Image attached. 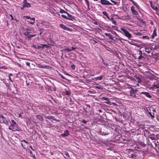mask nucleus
Returning <instances> with one entry per match:
<instances>
[{"instance_id":"1","label":"nucleus","mask_w":159,"mask_h":159,"mask_svg":"<svg viewBox=\"0 0 159 159\" xmlns=\"http://www.w3.org/2000/svg\"><path fill=\"white\" fill-rule=\"evenodd\" d=\"M120 30L121 31H120L119 30H116L124 34L125 36L127 37L129 39H130L132 37V34L125 29L121 28H120Z\"/></svg>"},{"instance_id":"2","label":"nucleus","mask_w":159,"mask_h":159,"mask_svg":"<svg viewBox=\"0 0 159 159\" xmlns=\"http://www.w3.org/2000/svg\"><path fill=\"white\" fill-rule=\"evenodd\" d=\"M66 14H67L68 17H67L66 16L63 14L61 15V16L62 18L66 20L73 21L75 19V18L73 16L69 14L67 12Z\"/></svg>"},{"instance_id":"3","label":"nucleus","mask_w":159,"mask_h":159,"mask_svg":"<svg viewBox=\"0 0 159 159\" xmlns=\"http://www.w3.org/2000/svg\"><path fill=\"white\" fill-rule=\"evenodd\" d=\"M131 90L129 91L130 95L134 98H136V95L135 94L136 92L138 91L137 89H134L133 88L130 87Z\"/></svg>"},{"instance_id":"4","label":"nucleus","mask_w":159,"mask_h":159,"mask_svg":"<svg viewBox=\"0 0 159 159\" xmlns=\"http://www.w3.org/2000/svg\"><path fill=\"white\" fill-rule=\"evenodd\" d=\"M100 3L103 5H112L113 4L110 3L109 1L107 0H100Z\"/></svg>"},{"instance_id":"5","label":"nucleus","mask_w":159,"mask_h":159,"mask_svg":"<svg viewBox=\"0 0 159 159\" xmlns=\"http://www.w3.org/2000/svg\"><path fill=\"white\" fill-rule=\"evenodd\" d=\"M59 26L61 28H62L64 30H66L68 31H71V29L67 27L62 24H60Z\"/></svg>"},{"instance_id":"6","label":"nucleus","mask_w":159,"mask_h":159,"mask_svg":"<svg viewBox=\"0 0 159 159\" xmlns=\"http://www.w3.org/2000/svg\"><path fill=\"white\" fill-rule=\"evenodd\" d=\"M157 84H154L152 85V88L154 89H157V92L159 90V82L156 81Z\"/></svg>"},{"instance_id":"7","label":"nucleus","mask_w":159,"mask_h":159,"mask_svg":"<svg viewBox=\"0 0 159 159\" xmlns=\"http://www.w3.org/2000/svg\"><path fill=\"white\" fill-rule=\"evenodd\" d=\"M130 10L132 14L134 15H135L136 16L138 15V12L134 9V6H132L131 7Z\"/></svg>"},{"instance_id":"8","label":"nucleus","mask_w":159,"mask_h":159,"mask_svg":"<svg viewBox=\"0 0 159 159\" xmlns=\"http://www.w3.org/2000/svg\"><path fill=\"white\" fill-rule=\"evenodd\" d=\"M7 121L5 117L2 115H1L0 116V122L1 123L6 124Z\"/></svg>"},{"instance_id":"9","label":"nucleus","mask_w":159,"mask_h":159,"mask_svg":"<svg viewBox=\"0 0 159 159\" xmlns=\"http://www.w3.org/2000/svg\"><path fill=\"white\" fill-rule=\"evenodd\" d=\"M76 47H72L71 48H65L64 49V51L67 52H71L72 50H74L76 49Z\"/></svg>"},{"instance_id":"10","label":"nucleus","mask_w":159,"mask_h":159,"mask_svg":"<svg viewBox=\"0 0 159 159\" xmlns=\"http://www.w3.org/2000/svg\"><path fill=\"white\" fill-rule=\"evenodd\" d=\"M140 93L141 94H143L146 97L149 98H151L152 97V96L150 93L147 92H141Z\"/></svg>"},{"instance_id":"11","label":"nucleus","mask_w":159,"mask_h":159,"mask_svg":"<svg viewBox=\"0 0 159 159\" xmlns=\"http://www.w3.org/2000/svg\"><path fill=\"white\" fill-rule=\"evenodd\" d=\"M69 133L68 130H66L64 131V133L61 135L62 137H66L68 136L69 135Z\"/></svg>"},{"instance_id":"12","label":"nucleus","mask_w":159,"mask_h":159,"mask_svg":"<svg viewBox=\"0 0 159 159\" xmlns=\"http://www.w3.org/2000/svg\"><path fill=\"white\" fill-rule=\"evenodd\" d=\"M104 34L106 36L108 37L111 40H112L114 41L115 42H116L115 40L113 39V37L112 36V35L111 34L105 33Z\"/></svg>"},{"instance_id":"13","label":"nucleus","mask_w":159,"mask_h":159,"mask_svg":"<svg viewBox=\"0 0 159 159\" xmlns=\"http://www.w3.org/2000/svg\"><path fill=\"white\" fill-rule=\"evenodd\" d=\"M104 77V76L103 75H102L101 76L94 78V80H95L96 81L97 80H101Z\"/></svg>"},{"instance_id":"14","label":"nucleus","mask_w":159,"mask_h":159,"mask_svg":"<svg viewBox=\"0 0 159 159\" xmlns=\"http://www.w3.org/2000/svg\"><path fill=\"white\" fill-rule=\"evenodd\" d=\"M14 127H15V126H14L11 125L9 126L8 128V129H9L12 130L13 131H15L16 130V128H14Z\"/></svg>"},{"instance_id":"15","label":"nucleus","mask_w":159,"mask_h":159,"mask_svg":"<svg viewBox=\"0 0 159 159\" xmlns=\"http://www.w3.org/2000/svg\"><path fill=\"white\" fill-rule=\"evenodd\" d=\"M31 7V5H30V4L28 2H27L26 4L25 3V4H24V5H23V8H24V7L29 8V7Z\"/></svg>"},{"instance_id":"16","label":"nucleus","mask_w":159,"mask_h":159,"mask_svg":"<svg viewBox=\"0 0 159 159\" xmlns=\"http://www.w3.org/2000/svg\"><path fill=\"white\" fill-rule=\"evenodd\" d=\"M150 5L151 7L154 10H157V6H155V5L152 4L151 2H150Z\"/></svg>"},{"instance_id":"17","label":"nucleus","mask_w":159,"mask_h":159,"mask_svg":"<svg viewBox=\"0 0 159 159\" xmlns=\"http://www.w3.org/2000/svg\"><path fill=\"white\" fill-rule=\"evenodd\" d=\"M157 34L156 31V30H154L153 31L152 34V39H154V37L157 36Z\"/></svg>"},{"instance_id":"18","label":"nucleus","mask_w":159,"mask_h":159,"mask_svg":"<svg viewBox=\"0 0 159 159\" xmlns=\"http://www.w3.org/2000/svg\"><path fill=\"white\" fill-rule=\"evenodd\" d=\"M99 134L102 135H108L109 134V133H105L104 132H103L102 131H100L99 132Z\"/></svg>"},{"instance_id":"19","label":"nucleus","mask_w":159,"mask_h":159,"mask_svg":"<svg viewBox=\"0 0 159 159\" xmlns=\"http://www.w3.org/2000/svg\"><path fill=\"white\" fill-rule=\"evenodd\" d=\"M102 98L103 99V100L107 101V102H106L107 103L110 104V103H111V102L109 101V99L108 98L106 97H103Z\"/></svg>"},{"instance_id":"20","label":"nucleus","mask_w":159,"mask_h":159,"mask_svg":"<svg viewBox=\"0 0 159 159\" xmlns=\"http://www.w3.org/2000/svg\"><path fill=\"white\" fill-rule=\"evenodd\" d=\"M36 35V34H29V35H28L27 36V37L29 39H30L31 38L34 36H35Z\"/></svg>"},{"instance_id":"21","label":"nucleus","mask_w":159,"mask_h":159,"mask_svg":"<svg viewBox=\"0 0 159 159\" xmlns=\"http://www.w3.org/2000/svg\"><path fill=\"white\" fill-rule=\"evenodd\" d=\"M11 121L12 122V124H11V125L15 126V127H16L17 125L16 124V122L13 120H11Z\"/></svg>"},{"instance_id":"22","label":"nucleus","mask_w":159,"mask_h":159,"mask_svg":"<svg viewBox=\"0 0 159 159\" xmlns=\"http://www.w3.org/2000/svg\"><path fill=\"white\" fill-rule=\"evenodd\" d=\"M37 118L41 121H42L43 120V119L42 116L40 115H37Z\"/></svg>"},{"instance_id":"23","label":"nucleus","mask_w":159,"mask_h":159,"mask_svg":"<svg viewBox=\"0 0 159 159\" xmlns=\"http://www.w3.org/2000/svg\"><path fill=\"white\" fill-rule=\"evenodd\" d=\"M49 120L51 121H52V120H56V121H58L59 122V120H57L53 116H50V117H49Z\"/></svg>"},{"instance_id":"24","label":"nucleus","mask_w":159,"mask_h":159,"mask_svg":"<svg viewBox=\"0 0 159 159\" xmlns=\"http://www.w3.org/2000/svg\"><path fill=\"white\" fill-rule=\"evenodd\" d=\"M132 3L134 6H136L138 9H139L140 6L137 4V3L134 1L132 2Z\"/></svg>"},{"instance_id":"25","label":"nucleus","mask_w":159,"mask_h":159,"mask_svg":"<svg viewBox=\"0 0 159 159\" xmlns=\"http://www.w3.org/2000/svg\"><path fill=\"white\" fill-rule=\"evenodd\" d=\"M41 45L42 46V48H48L51 47L50 46L47 44H41Z\"/></svg>"},{"instance_id":"26","label":"nucleus","mask_w":159,"mask_h":159,"mask_svg":"<svg viewBox=\"0 0 159 159\" xmlns=\"http://www.w3.org/2000/svg\"><path fill=\"white\" fill-rule=\"evenodd\" d=\"M34 47L35 48H36L37 49H40L41 48H42V45H41V46H40L38 45H36Z\"/></svg>"},{"instance_id":"27","label":"nucleus","mask_w":159,"mask_h":159,"mask_svg":"<svg viewBox=\"0 0 159 159\" xmlns=\"http://www.w3.org/2000/svg\"><path fill=\"white\" fill-rule=\"evenodd\" d=\"M86 4L87 5V7L88 8H89V2L88 0H84Z\"/></svg>"},{"instance_id":"28","label":"nucleus","mask_w":159,"mask_h":159,"mask_svg":"<svg viewBox=\"0 0 159 159\" xmlns=\"http://www.w3.org/2000/svg\"><path fill=\"white\" fill-rule=\"evenodd\" d=\"M148 114L152 118H153L154 117V114L153 113L152 114L151 112H149Z\"/></svg>"},{"instance_id":"29","label":"nucleus","mask_w":159,"mask_h":159,"mask_svg":"<svg viewBox=\"0 0 159 159\" xmlns=\"http://www.w3.org/2000/svg\"><path fill=\"white\" fill-rule=\"evenodd\" d=\"M142 38L143 39H148V40L149 39V38L148 36L147 35L143 36H142Z\"/></svg>"},{"instance_id":"30","label":"nucleus","mask_w":159,"mask_h":159,"mask_svg":"<svg viewBox=\"0 0 159 159\" xmlns=\"http://www.w3.org/2000/svg\"><path fill=\"white\" fill-rule=\"evenodd\" d=\"M64 154H65V155H66L67 157H70V156L69 155V154L67 152H64Z\"/></svg>"},{"instance_id":"31","label":"nucleus","mask_w":159,"mask_h":159,"mask_svg":"<svg viewBox=\"0 0 159 159\" xmlns=\"http://www.w3.org/2000/svg\"><path fill=\"white\" fill-rule=\"evenodd\" d=\"M134 34L135 35L139 36H141L142 35V33L140 32H138L136 33H135Z\"/></svg>"},{"instance_id":"32","label":"nucleus","mask_w":159,"mask_h":159,"mask_svg":"<svg viewBox=\"0 0 159 159\" xmlns=\"http://www.w3.org/2000/svg\"><path fill=\"white\" fill-rule=\"evenodd\" d=\"M67 12L65 11L63 9H61L60 11V12L61 13H66V14Z\"/></svg>"},{"instance_id":"33","label":"nucleus","mask_w":159,"mask_h":159,"mask_svg":"<svg viewBox=\"0 0 159 159\" xmlns=\"http://www.w3.org/2000/svg\"><path fill=\"white\" fill-rule=\"evenodd\" d=\"M102 13L105 16H107L108 15L107 14V12L106 11H103L102 12Z\"/></svg>"},{"instance_id":"34","label":"nucleus","mask_w":159,"mask_h":159,"mask_svg":"<svg viewBox=\"0 0 159 159\" xmlns=\"http://www.w3.org/2000/svg\"><path fill=\"white\" fill-rule=\"evenodd\" d=\"M110 1L112 2V3H113L115 5H117V4H118V3L114 1H113V0H111Z\"/></svg>"},{"instance_id":"35","label":"nucleus","mask_w":159,"mask_h":159,"mask_svg":"<svg viewBox=\"0 0 159 159\" xmlns=\"http://www.w3.org/2000/svg\"><path fill=\"white\" fill-rule=\"evenodd\" d=\"M130 156H131L130 157H132V158H135L136 157V155L135 154H131V155H130Z\"/></svg>"},{"instance_id":"36","label":"nucleus","mask_w":159,"mask_h":159,"mask_svg":"<svg viewBox=\"0 0 159 159\" xmlns=\"http://www.w3.org/2000/svg\"><path fill=\"white\" fill-rule=\"evenodd\" d=\"M71 67L73 70H74L75 69V66L74 65H71Z\"/></svg>"},{"instance_id":"37","label":"nucleus","mask_w":159,"mask_h":159,"mask_svg":"<svg viewBox=\"0 0 159 159\" xmlns=\"http://www.w3.org/2000/svg\"><path fill=\"white\" fill-rule=\"evenodd\" d=\"M30 33V32L26 31L24 33V34L25 35H28V34Z\"/></svg>"},{"instance_id":"38","label":"nucleus","mask_w":159,"mask_h":159,"mask_svg":"<svg viewBox=\"0 0 159 159\" xmlns=\"http://www.w3.org/2000/svg\"><path fill=\"white\" fill-rule=\"evenodd\" d=\"M102 63L103 64L105 65V66H107V63L106 62V61H104V60H102Z\"/></svg>"},{"instance_id":"39","label":"nucleus","mask_w":159,"mask_h":159,"mask_svg":"<svg viewBox=\"0 0 159 159\" xmlns=\"http://www.w3.org/2000/svg\"><path fill=\"white\" fill-rule=\"evenodd\" d=\"M60 77H61V78L62 79H64V80H66V78L65 77L63 76L61 74H60Z\"/></svg>"},{"instance_id":"40","label":"nucleus","mask_w":159,"mask_h":159,"mask_svg":"<svg viewBox=\"0 0 159 159\" xmlns=\"http://www.w3.org/2000/svg\"><path fill=\"white\" fill-rule=\"evenodd\" d=\"M82 122L84 123V124H86L87 122V121L84 120H82Z\"/></svg>"},{"instance_id":"41","label":"nucleus","mask_w":159,"mask_h":159,"mask_svg":"<svg viewBox=\"0 0 159 159\" xmlns=\"http://www.w3.org/2000/svg\"><path fill=\"white\" fill-rule=\"evenodd\" d=\"M34 23H35V21H31L30 22V24H32V25L34 24Z\"/></svg>"},{"instance_id":"42","label":"nucleus","mask_w":159,"mask_h":159,"mask_svg":"<svg viewBox=\"0 0 159 159\" xmlns=\"http://www.w3.org/2000/svg\"><path fill=\"white\" fill-rule=\"evenodd\" d=\"M27 1L26 0H24L23 1V4H25V3L26 4V3H27Z\"/></svg>"},{"instance_id":"43","label":"nucleus","mask_w":159,"mask_h":159,"mask_svg":"<svg viewBox=\"0 0 159 159\" xmlns=\"http://www.w3.org/2000/svg\"><path fill=\"white\" fill-rule=\"evenodd\" d=\"M10 16L11 17V20H13L14 19H13V16H12V15H10Z\"/></svg>"},{"instance_id":"44","label":"nucleus","mask_w":159,"mask_h":159,"mask_svg":"<svg viewBox=\"0 0 159 159\" xmlns=\"http://www.w3.org/2000/svg\"><path fill=\"white\" fill-rule=\"evenodd\" d=\"M26 19H31V17L29 16H26Z\"/></svg>"},{"instance_id":"45","label":"nucleus","mask_w":159,"mask_h":159,"mask_svg":"<svg viewBox=\"0 0 159 159\" xmlns=\"http://www.w3.org/2000/svg\"><path fill=\"white\" fill-rule=\"evenodd\" d=\"M26 63L27 66H30V63H29L28 62H26Z\"/></svg>"},{"instance_id":"46","label":"nucleus","mask_w":159,"mask_h":159,"mask_svg":"<svg viewBox=\"0 0 159 159\" xmlns=\"http://www.w3.org/2000/svg\"><path fill=\"white\" fill-rule=\"evenodd\" d=\"M49 117H50V116H46L45 117V119H49Z\"/></svg>"},{"instance_id":"47","label":"nucleus","mask_w":159,"mask_h":159,"mask_svg":"<svg viewBox=\"0 0 159 159\" xmlns=\"http://www.w3.org/2000/svg\"><path fill=\"white\" fill-rule=\"evenodd\" d=\"M157 93L158 94V98L159 99V90L157 92Z\"/></svg>"},{"instance_id":"48","label":"nucleus","mask_w":159,"mask_h":159,"mask_svg":"<svg viewBox=\"0 0 159 159\" xmlns=\"http://www.w3.org/2000/svg\"><path fill=\"white\" fill-rule=\"evenodd\" d=\"M142 57H142V56H139V57H138V59H141V58H142Z\"/></svg>"},{"instance_id":"49","label":"nucleus","mask_w":159,"mask_h":159,"mask_svg":"<svg viewBox=\"0 0 159 159\" xmlns=\"http://www.w3.org/2000/svg\"><path fill=\"white\" fill-rule=\"evenodd\" d=\"M30 19L31 20H33V21H35V18H31Z\"/></svg>"},{"instance_id":"50","label":"nucleus","mask_w":159,"mask_h":159,"mask_svg":"<svg viewBox=\"0 0 159 159\" xmlns=\"http://www.w3.org/2000/svg\"><path fill=\"white\" fill-rule=\"evenodd\" d=\"M110 20H111V21H112V20H114V18H113V17H111V18H110Z\"/></svg>"},{"instance_id":"51","label":"nucleus","mask_w":159,"mask_h":159,"mask_svg":"<svg viewBox=\"0 0 159 159\" xmlns=\"http://www.w3.org/2000/svg\"><path fill=\"white\" fill-rule=\"evenodd\" d=\"M21 113H20L18 114V116L19 117H21Z\"/></svg>"},{"instance_id":"52","label":"nucleus","mask_w":159,"mask_h":159,"mask_svg":"<svg viewBox=\"0 0 159 159\" xmlns=\"http://www.w3.org/2000/svg\"><path fill=\"white\" fill-rule=\"evenodd\" d=\"M114 34H115V35H116L117 36H118V35L117 34L116 32H114Z\"/></svg>"},{"instance_id":"53","label":"nucleus","mask_w":159,"mask_h":159,"mask_svg":"<svg viewBox=\"0 0 159 159\" xmlns=\"http://www.w3.org/2000/svg\"><path fill=\"white\" fill-rule=\"evenodd\" d=\"M23 141L25 143H28L25 140H23Z\"/></svg>"},{"instance_id":"54","label":"nucleus","mask_w":159,"mask_h":159,"mask_svg":"<svg viewBox=\"0 0 159 159\" xmlns=\"http://www.w3.org/2000/svg\"><path fill=\"white\" fill-rule=\"evenodd\" d=\"M39 65V67H43V66H42V65Z\"/></svg>"},{"instance_id":"55","label":"nucleus","mask_w":159,"mask_h":159,"mask_svg":"<svg viewBox=\"0 0 159 159\" xmlns=\"http://www.w3.org/2000/svg\"><path fill=\"white\" fill-rule=\"evenodd\" d=\"M98 111H99V112H102V111L101 110H99Z\"/></svg>"},{"instance_id":"56","label":"nucleus","mask_w":159,"mask_h":159,"mask_svg":"<svg viewBox=\"0 0 159 159\" xmlns=\"http://www.w3.org/2000/svg\"><path fill=\"white\" fill-rule=\"evenodd\" d=\"M106 17L109 20L110 19V18H109V17L107 15V16H106Z\"/></svg>"},{"instance_id":"57","label":"nucleus","mask_w":159,"mask_h":159,"mask_svg":"<svg viewBox=\"0 0 159 159\" xmlns=\"http://www.w3.org/2000/svg\"><path fill=\"white\" fill-rule=\"evenodd\" d=\"M113 22L115 24V23H116V21H113Z\"/></svg>"},{"instance_id":"58","label":"nucleus","mask_w":159,"mask_h":159,"mask_svg":"<svg viewBox=\"0 0 159 159\" xmlns=\"http://www.w3.org/2000/svg\"><path fill=\"white\" fill-rule=\"evenodd\" d=\"M130 1H131L132 2H133V0H129Z\"/></svg>"},{"instance_id":"59","label":"nucleus","mask_w":159,"mask_h":159,"mask_svg":"<svg viewBox=\"0 0 159 159\" xmlns=\"http://www.w3.org/2000/svg\"><path fill=\"white\" fill-rule=\"evenodd\" d=\"M9 80L11 81V82H12V81L11 80V79L10 77H9Z\"/></svg>"},{"instance_id":"60","label":"nucleus","mask_w":159,"mask_h":159,"mask_svg":"<svg viewBox=\"0 0 159 159\" xmlns=\"http://www.w3.org/2000/svg\"><path fill=\"white\" fill-rule=\"evenodd\" d=\"M42 34V32H40L39 34L40 35H41Z\"/></svg>"},{"instance_id":"61","label":"nucleus","mask_w":159,"mask_h":159,"mask_svg":"<svg viewBox=\"0 0 159 159\" xmlns=\"http://www.w3.org/2000/svg\"><path fill=\"white\" fill-rule=\"evenodd\" d=\"M24 8H23V6H22V7L21 8V9H22Z\"/></svg>"},{"instance_id":"62","label":"nucleus","mask_w":159,"mask_h":159,"mask_svg":"<svg viewBox=\"0 0 159 159\" xmlns=\"http://www.w3.org/2000/svg\"><path fill=\"white\" fill-rule=\"evenodd\" d=\"M30 148H31L32 150H33V149H32V146H31Z\"/></svg>"},{"instance_id":"63","label":"nucleus","mask_w":159,"mask_h":159,"mask_svg":"<svg viewBox=\"0 0 159 159\" xmlns=\"http://www.w3.org/2000/svg\"><path fill=\"white\" fill-rule=\"evenodd\" d=\"M8 22H7V26L8 25Z\"/></svg>"},{"instance_id":"64","label":"nucleus","mask_w":159,"mask_h":159,"mask_svg":"<svg viewBox=\"0 0 159 159\" xmlns=\"http://www.w3.org/2000/svg\"><path fill=\"white\" fill-rule=\"evenodd\" d=\"M30 153H32V151H30Z\"/></svg>"}]
</instances>
